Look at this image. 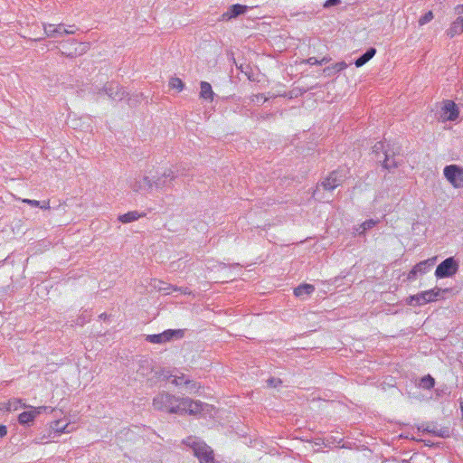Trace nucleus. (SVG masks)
<instances>
[{
  "instance_id": "dca6fc26",
  "label": "nucleus",
  "mask_w": 463,
  "mask_h": 463,
  "mask_svg": "<svg viewBox=\"0 0 463 463\" xmlns=\"http://www.w3.org/2000/svg\"><path fill=\"white\" fill-rule=\"evenodd\" d=\"M435 259H429L416 264L408 274L409 279H414L418 273L425 274L429 269L434 264Z\"/></svg>"
},
{
  "instance_id": "c03bdc74",
  "label": "nucleus",
  "mask_w": 463,
  "mask_h": 463,
  "mask_svg": "<svg viewBox=\"0 0 463 463\" xmlns=\"http://www.w3.org/2000/svg\"><path fill=\"white\" fill-rule=\"evenodd\" d=\"M69 27H70V28H69V29H67L68 31H73V30L71 29V28H73V27H74L73 25H70Z\"/></svg>"
},
{
  "instance_id": "4468645a",
  "label": "nucleus",
  "mask_w": 463,
  "mask_h": 463,
  "mask_svg": "<svg viewBox=\"0 0 463 463\" xmlns=\"http://www.w3.org/2000/svg\"><path fill=\"white\" fill-rule=\"evenodd\" d=\"M43 30L45 36L51 38H58L67 34H73L75 33V31H68L62 24L58 25L44 24Z\"/></svg>"
},
{
  "instance_id": "c756f323",
  "label": "nucleus",
  "mask_w": 463,
  "mask_h": 463,
  "mask_svg": "<svg viewBox=\"0 0 463 463\" xmlns=\"http://www.w3.org/2000/svg\"><path fill=\"white\" fill-rule=\"evenodd\" d=\"M388 147L386 148L385 146H384V143L383 142H377L373 147V152L375 153L377 155V159L379 161H381V156H380V153L382 152L383 155L384 156V151L387 150Z\"/></svg>"
},
{
  "instance_id": "9b49d317",
  "label": "nucleus",
  "mask_w": 463,
  "mask_h": 463,
  "mask_svg": "<svg viewBox=\"0 0 463 463\" xmlns=\"http://www.w3.org/2000/svg\"><path fill=\"white\" fill-rule=\"evenodd\" d=\"M458 113L456 103L447 99L443 102V106L441 107L439 118L442 121H454L458 118Z\"/></svg>"
},
{
  "instance_id": "79ce46f5",
  "label": "nucleus",
  "mask_w": 463,
  "mask_h": 463,
  "mask_svg": "<svg viewBox=\"0 0 463 463\" xmlns=\"http://www.w3.org/2000/svg\"><path fill=\"white\" fill-rule=\"evenodd\" d=\"M106 317H107V315H106L105 313H103V314H101V315L99 316V317H100V318H105Z\"/></svg>"
},
{
  "instance_id": "6e6552de",
  "label": "nucleus",
  "mask_w": 463,
  "mask_h": 463,
  "mask_svg": "<svg viewBox=\"0 0 463 463\" xmlns=\"http://www.w3.org/2000/svg\"><path fill=\"white\" fill-rule=\"evenodd\" d=\"M458 269V261L453 257H449L437 266L435 276L439 279L452 277L457 273Z\"/></svg>"
},
{
  "instance_id": "e433bc0d",
  "label": "nucleus",
  "mask_w": 463,
  "mask_h": 463,
  "mask_svg": "<svg viewBox=\"0 0 463 463\" xmlns=\"http://www.w3.org/2000/svg\"><path fill=\"white\" fill-rule=\"evenodd\" d=\"M307 63L311 65L319 64V60H317L316 57H310L307 60Z\"/></svg>"
},
{
  "instance_id": "1a4fd4ad",
  "label": "nucleus",
  "mask_w": 463,
  "mask_h": 463,
  "mask_svg": "<svg viewBox=\"0 0 463 463\" xmlns=\"http://www.w3.org/2000/svg\"><path fill=\"white\" fill-rule=\"evenodd\" d=\"M153 183L147 175L139 174L129 181V187L136 193H150L154 188Z\"/></svg>"
},
{
  "instance_id": "a18cd8bd",
  "label": "nucleus",
  "mask_w": 463,
  "mask_h": 463,
  "mask_svg": "<svg viewBox=\"0 0 463 463\" xmlns=\"http://www.w3.org/2000/svg\"><path fill=\"white\" fill-rule=\"evenodd\" d=\"M69 27H70V28H69V29H67L68 31H73V30L71 29V28H73V27H74L73 25H70Z\"/></svg>"
},
{
  "instance_id": "37998d69",
  "label": "nucleus",
  "mask_w": 463,
  "mask_h": 463,
  "mask_svg": "<svg viewBox=\"0 0 463 463\" xmlns=\"http://www.w3.org/2000/svg\"><path fill=\"white\" fill-rule=\"evenodd\" d=\"M460 409H461L462 417H463V403L460 404Z\"/></svg>"
},
{
  "instance_id": "0eeeda50",
  "label": "nucleus",
  "mask_w": 463,
  "mask_h": 463,
  "mask_svg": "<svg viewBox=\"0 0 463 463\" xmlns=\"http://www.w3.org/2000/svg\"><path fill=\"white\" fill-rule=\"evenodd\" d=\"M443 175L453 187H463V167L458 165H446L443 169Z\"/></svg>"
},
{
  "instance_id": "423d86ee",
  "label": "nucleus",
  "mask_w": 463,
  "mask_h": 463,
  "mask_svg": "<svg viewBox=\"0 0 463 463\" xmlns=\"http://www.w3.org/2000/svg\"><path fill=\"white\" fill-rule=\"evenodd\" d=\"M348 171L345 168H338L330 173V175L321 182V186L325 190L332 191L341 185L347 177Z\"/></svg>"
},
{
  "instance_id": "c85d7f7f",
  "label": "nucleus",
  "mask_w": 463,
  "mask_h": 463,
  "mask_svg": "<svg viewBox=\"0 0 463 463\" xmlns=\"http://www.w3.org/2000/svg\"><path fill=\"white\" fill-rule=\"evenodd\" d=\"M169 87L171 89H175L178 91H181V90H184V82L182 81L181 79L176 78V77H173L169 80Z\"/></svg>"
},
{
  "instance_id": "72a5a7b5",
  "label": "nucleus",
  "mask_w": 463,
  "mask_h": 463,
  "mask_svg": "<svg viewBox=\"0 0 463 463\" xmlns=\"http://www.w3.org/2000/svg\"><path fill=\"white\" fill-rule=\"evenodd\" d=\"M375 224H376V222L373 221V219H370V220L365 221L362 224L361 227L363 228V232H364V231L372 229Z\"/></svg>"
},
{
  "instance_id": "5701e85b",
  "label": "nucleus",
  "mask_w": 463,
  "mask_h": 463,
  "mask_svg": "<svg viewBox=\"0 0 463 463\" xmlns=\"http://www.w3.org/2000/svg\"><path fill=\"white\" fill-rule=\"evenodd\" d=\"M22 407L32 408L31 406H27L26 404L22 403V400H20V399H12V400H9L8 402L5 404V406L3 407L2 409H5L8 411H17L19 408H22Z\"/></svg>"
},
{
  "instance_id": "bb28decb",
  "label": "nucleus",
  "mask_w": 463,
  "mask_h": 463,
  "mask_svg": "<svg viewBox=\"0 0 463 463\" xmlns=\"http://www.w3.org/2000/svg\"><path fill=\"white\" fill-rule=\"evenodd\" d=\"M68 427L69 425L63 424L62 420L53 421L51 425L52 430L58 434L70 432L71 430H68Z\"/></svg>"
},
{
  "instance_id": "39448f33",
  "label": "nucleus",
  "mask_w": 463,
  "mask_h": 463,
  "mask_svg": "<svg viewBox=\"0 0 463 463\" xmlns=\"http://www.w3.org/2000/svg\"><path fill=\"white\" fill-rule=\"evenodd\" d=\"M101 93H105L110 99L115 101L123 100L128 96V93L124 90V88L114 81L107 82L103 88L97 90L98 95Z\"/></svg>"
},
{
  "instance_id": "ea45409f",
  "label": "nucleus",
  "mask_w": 463,
  "mask_h": 463,
  "mask_svg": "<svg viewBox=\"0 0 463 463\" xmlns=\"http://www.w3.org/2000/svg\"><path fill=\"white\" fill-rule=\"evenodd\" d=\"M456 24H459L460 25V29L462 30L463 32V17H458L456 19Z\"/></svg>"
},
{
  "instance_id": "4be33fe9",
  "label": "nucleus",
  "mask_w": 463,
  "mask_h": 463,
  "mask_svg": "<svg viewBox=\"0 0 463 463\" xmlns=\"http://www.w3.org/2000/svg\"><path fill=\"white\" fill-rule=\"evenodd\" d=\"M200 85V97L205 99L213 100L214 93L212 90L211 84L206 81H202Z\"/></svg>"
},
{
  "instance_id": "b1692460",
  "label": "nucleus",
  "mask_w": 463,
  "mask_h": 463,
  "mask_svg": "<svg viewBox=\"0 0 463 463\" xmlns=\"http://www.w3.org/2000/svg\"><path fill=\"white\" fill-rule=\"evenodd\" d=\"M141 216H143V214L138 213L137 211H132L119 215L118 220L123 223H128L137 220Z\"/></svg>"
},
{
  "instance_id": "2eb2a0df",
  "label": "nucleus",
  "mask_w": 463,
  "mask_h": 463,
  "mask_svg": "<svg viewBox=\"0 0 463 463\" xmlns=\"http://www.w3.org/2000/svg\"><path fill=\"white\" fill-rule=\"evenodd\" d=\"M52 411V410L50 407L47 406H40L37 408H33L32 411H24L19 414L18 416V421L20 424L25 425L29 424L30 422H33L35 419V417L40 414L42 411Z\"/></svg>"
},
{
  "instance_id": "f8f14e48",
  "label": "nucleus",
  "mask_w": 463,
  "mask_h": 463,
  "mask_svg": "<svg viewBox=\"0 0 463 463\" xmlns=\"http://www.w3.org/2000/svg\"><path fill=\"white\" fill-rule=\"evenodd\" d=\"M177 174L172 169H166L161 176L154 180V188L156 190H165L172 186V181L175 180Z\"/></svg>"
},
{
  "instance_id": "473e14b6",
  "label": "nucleus",
  "mask_w": 463,
  "mask_h": 463,
  "mask_svg": "<svg viewBox=\"0 0 463 463\" xmlns=\"http://www.w3.org/2000/svg\"><path fill=\"white\" fill-rule=\"evenodd\" d=\"M186 378L184 377V374H182L181 376H173V379L171 381V383L173 384H175V386H179V385H183L184 384V381L185 380Z\"/></svg>"
},
{
  "instance_id": "2f4dec72",
  "label": "nucleus",
  "mask_w": 463,
  "mask_h": 463,
  "mask_svg": "<svg viewBox=\"0 0 463 463\" xmlns=\"http://www.w3.org/2000/svg\"><path fill=\"white\" fill-rule=\"evenodd\" d=\"M433 17H434V15L431 11L427 12L424 15H422L419 19L420 25H424V24H428L429 22H430L433 19Z\"/></svg>"
},
{
  "instance_id": "f3484780",
  "label": "nucleus",
  "mask_w": 463,
  "mask_h": 463,
  "mask_svg": "<svg viewBox=\"0 0 463 463\" xmlns=\"http://www.w3.org/2000/svg\"><path fill=\"white\" fill-rule=\"evenodd\" d=\"M79 43L75 40L63 43L61 44V53L66 57L72 58L76 55H80L82 51H78L77 45Z\"/></svg>"
},
{
  "instance_id": "c9c22d12",
  "label": "nucleus",
  "mask_w": 463,
  "mask_h": 463,
  "mask_svg": "<svg viewBox=\"0 0 463 463\" xmlns=\"http://www.w3.org/2000/svg\"><path fill=\"white\" fill-rule=\"evenodd\" d=\"M281 383V380L276 378H269L268 380V384L271 387H276L278 384Z\"/></svg>"
},
{
  "instance_id": "a878e982",
  "label": "nucleus",
  "mask_w": 463,
  "mask_h": 463,
  "mask_svg": "<svg viewBox=\"0 0 463 463\" xmlns=\"http://www.w3.org/2000/svg\"><path fill=\"white\" fill-rule=\"evenodd\" d=\"M434 384H435L434 378L431 375L428 374V375L423 376L420 380L419 386L425 390H430L431 388L434 387Z\"/></svg>"
},
{
  "instance_id": "a19ab883",
  "label": "nucleus",
  "mask_w": 463,
  "mask_h": 463,
  "mask_svg": "<svg viewBox=\"0 0 463 463\" xmlns=\"http://www.w3.org/2000/svg\"><path fill=\"white\" fill-rule=\"evenodd\" d=\"M184 294H189L190 291L188 290L187 288H185L184 289H180Z\"/></svg>"
},
{
  "instance_id": "9d476101",
  "label": "nucleus",
  "mask_w": 463,
  "mask_h": 463,
  "mask_svg": "<svg viewBox=\"0 0 463 463\" xmlns=\"http://www.w3.org/2000/svg\"><path fill=\"white\" fill-rule=\"evenodd\" d=\"M180 402L182 415L186 413L189 415H198L203 410L204 403L200 401H194L188 397H182Z\"/></svg>"
},
{
  "instance_id": "6ab92c4d",
  "label": "nucleus",
  "mask_w": 463,
  "mask_h": 463,
  "mask_svg": "<svg viewBox=\"0 0 463 463\" xmlns=\"http://www.w3.org/2000/svg\"><path fill=\"white\" fill-rule=\"evenodd\" d=\"M376 53V49L373 47H370L364 54H362L360 57H358L354 64L356 67H362L366 62H368Z\"/></svg>"
},
{
  "instance_id": "7c9ffc66",
  "label": "nucleus",
  "mask_w": 463,
  "mask_h": 463,
  "mask_svg": "<svg viewBox=\"0 0 463 463\" xmlns=\"http://www.w3.org/2000/svg\"><path fill=\"white\" fill-rule=\"evenodd\" d=\"M23 202L33 207H41L42 209L49 208V202H44L43 205H41V202L36 200L24 199Z\"/></svg>"
},
{
  "instance_id": "49530a36",
  "label": "nucleus",
  "mask_w": 463,
  "mask_h": 463,
  "mask_svg": "<svg viewBox=\"0 0 463 463\" xmlns=\"http://www.w3.org/2000/svg\"><path fill=\"white\" fill-rule=\"evenodd\" d=\"M128 104L131 105V99H128Z\"/></svg>"
},
{
  "instance_id": "58836bf2",
  "label": "nucleus",
  "mask_w": 463,
  "mask_h": 463,
  "mask_svg": "<svg viewBox=\"0 0 463 463\" xmlns=\"http://www.w3.org/2000/svg\"><path fill=\"white\" fill-rule=\"evenodd\" d=\"M330 60H331V58H329V57H324L321 60H319V65L326 64V63L329 62Z\"/></svg>"
},
{
  "instance_id": "4c0bfd02",
  "label": "nucleus",
  "mask_w": 463,
  "mask_h": 463,
  "mask_svg": "<svg viewBox=\"0 0 463 463\" xmlns=\"http://www.w3.org/2000/svg\"><path fill=\"white\" fill-rule=\"evenodd\" d=\"M7 429L5 425H0V438H3L6 435Z\"/></svg>"
},
{
  "instance_id": "cd10ccee",
  "label": "nucleus",
  "mask_w": 463,
  "mask_h": 463,
  "mask_svg": "<svg viewBox=\"0 0 463 463\" xmlns=\"http://www.w3.org/2000/svg\"><path fill=\"white\" fill-rule=\"evenodd\" d=\"M447 35L449 37V38H453L454 36H456L457 34H459L462 32V30L460 29V25L456 24V20L452 23V24L450 25V27L447 30Z\"/></svg>"
},
{
  "instance_id": "7ed1b4c3",
  "label": "nucleus",
  "mask_w": 463,
  "mask_h": 463,
  "mask_svg": "<svg viewBox=\"0 0 463 463\" xmlns=\"http://www.w3.org/2000/svg\"><path fill=\"white\" fill-rule=\"evenodd\" d=\"M448 291V288L442 289L436 287L430 290L422 291L416 295L410 296L407 298V304L413 307L422 306L427 303L437 300L439 298L441 297V294L446 293Z\"/></svg>"
},
{
  "instance_id": "393cba45",
  "label": "nucleus",
  "mask_w": 463,
  "mask_h": 463,
  "mask_svg": "<svg viewBox=\"0 0 463 463\" xmlns=\"http://www.w3.org/2000/svg\"><path fill=\"white\" fill-rule=\"evenodd\" d=\"M184 385L185 386L186 391L191 394L198 392V391L202 388L199 383L190 379H185L184 381Z\"/></svg>"
},
{
  "instance_id": "f257e3e1",
  "label": "nucleus",
  "mask_w": 463,
  "mask_h": 463,
  "mask_svg": "<svg viewBox=\"0 0 463 463\" xmlns=\"http://www.w3.org/2000/svg\"><path fill=\"white\" fill-rule=\"evenodd\" d=\"M181 398L169 392H160L153 399V407L159 411H165L171 414L182 415Z\"/></svg>"
},
{
  "instance_id": "412c9836",
  "label": "nucleus",
  "mask_w": 463,
  "mask_h": 463,
  "mask_svg": "<svg viewBox=\"0 0 463 463\" xmlns=\"http://www.w3.org/2000/svg\"><path fill=\"white\" fill-rule=\"evenodd\" d=\"M315 291V287L311 284H302L297 287L294 289V294L296 297L302 298L304 296H308Z\"/></svg>"
},
{
  "instance_id": "20e7f679",
  "label": "nucleus",
  "mask_w": 463,
  "mask_h": 463,
  "mask_svg": "<svg viewBox=\"0 0 463 463\" xmlns=\"http://www.w3.org/2000/svg\"><path fill=\"white\" fill-rule=\"evenodd\" d=\"M184 335L183 329H167L160 334L146 335V341L152 344H165L174 339H181Z\"/></svg>"
},
{
  "instance_id": "f704fd0d",
  "label": "nucleus",
  "mask_w": 463,
  "mask_h": 463,
  "mask_svg": "<svg viewBox=\"0 0 463 463\" xmlns=\"http://www.w3.org/2000/svg\"><path fill=\"white\" fill-rule=\"evenodd\" d=\"M341 4V0H326L324 4L325 8H329Z\"/></svg>"
},
{
  "instance_id": "aec40b11",
  "label": "nucleus",
  "mask_w": 463,
  "mask_h": 463,
  "mask_svg": "<svg viewBox=\"0 0 463 463\" xmlns=\"http://www.w3.org/2000/svg\"><path fill=\"white\" fill-rule=\"evenodd\" d=\"M347 67V64L345 61L336 62L332 66H327L323 70V72L326 76H333L337 72L345 70Z\"/></svg>"
},
{
  "instance_id": "f03ea898",
  "label": "nucleus",
  "mask_w": 463,
  "mask_h": 463,
  "mask_svg": "<svg viewBox=\"0 0 463 463\" xmlns=\"http://www.w3.org/2000/svg\"><path fill=\"white\" fill-rule=\"evenodd\" d=\"M183 443L193 449L200 463H214L213 450L203 440L196 437H188Z\"/></svg>"
},
{
  "instance_id": "ddd939ff",
  "label": "nucleus",
  "mask_w": 463,
  "mask_h": 463,
  "mask_svg": "<svg viewBox=\"0 0 463 463\" xmlns=\"http://www.w3.org/2000/svg\"><path fill=\"white\" fill-rule=\"evenodd\" d=\"M401 147L395 146L394 145L391 147L388 145V149L384 151V156L383 160V166L385 169L392 170L399 165V161L395 159V156L400 154Z\"/></svg>"
},
{
  "instance_id": "a211bd4d",
  "label": "nucleus",
  "mask_w": 463,
  "mask_h": 463,
  "mask_svg": "<svg viewBox=\"0 0 463 463\" xmlns=\"http://www.w3.org/2000/svg\"><path fill=\"white\" fill-rule=\"evenodd\" d=\"M246 10H247V6L246 5H240V4L232 5L230 7L229 11L222 14V19L223 20H229L231 18L237 17L240 14H244L246 12Z\"/></svg>"
}]
</instances>
